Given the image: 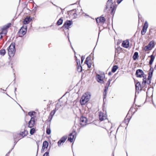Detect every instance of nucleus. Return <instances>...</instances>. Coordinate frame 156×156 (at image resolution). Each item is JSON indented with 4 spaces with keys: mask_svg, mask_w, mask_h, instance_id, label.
<instances>
[{
    "mask_svg": "<svg viewBox=\"0 0 156 156\" xmlns=\"http://www.w3.org/2000/svg\"><path fill=\"white\" fill-rule=\"evenodd\" d=\"M90 96V94L89 92H87L84 94L80 100L81 104L82 105L85 104L89 100Z\"/></svg>",
    "mask_w": 156,
    "mask_h": 156,
    "instance_id": "f257e3e1",
    "label": "nucleus"
},
{
    "mask_svg": "<svg viewBox=\"0 0 156 156\" xmlns=\"http://www.w3.org/2000/svg\"><path fill=\"white\" fill-rule=\"evenodd\" d=\"M106 9L109 11L112 14L114 13L113 12L115 9V7L112 0H108L107 2Z\"/></svg>",
    "mask_w": 156,
    "mask_h": 156,
    "instance_id": "f03ea898",
    "label": "nucleus"
},
{
    "mask_svg": "<svg viewBox=\"0 0 156 156\" xmlns=\"http://www.w3.org/2000/svg\"><path fill=\"white\" fill-rule=\"evenodd\" d=\"M15 52V45L14 44H11L9 47L8 50V54L10 57H13Z\"/></svg>",
    "mask_w": 156,
    "mask_h": 156,
    "instance_id": "7ed1b4c3",
    "label": "nucleus"
},
{
    "mask_svg": "<svg viewBox=\"0 0 156 156\" xmlns=\"http://www.w3.org/2000/svg\"><path fill=\"white\" fill-rule=\"evenodd\" d=\"M154 42L153 41H151L149 42L147 45L144 47V50L146 51L151 50L154 48Z\"/></svg>",
    "mask_w": 156,
    "mask_h": 156,
    "instance_id": "20e7f679",
    "label": "nucleus"
},
{
    "mask_svg": "<svg viewBox=\"0 0 156 156\" xmlns=\"http://www.w3.org/2000/svg\"><path fill=\"white\" fill-rule=\"evenodd\" d=\"M87 120L86 118L82 116L80 118V124L82 126H84L87 124Z\"/></svg>",
    "mask_w": 156,
    "mask_h": 156,
    "instance_id": "39448f33",
    "label": "nucleus"
},
{
    "mask_svg": "<svg viewBox=\"0 0 156 156\" xmlns=\"http://www.w3.org/2000/svg\"><path fill=\"white\" fill-rule=\"evenodd\" d=\"M26 32L27 27H21L19 32V36L22 37L26 34Z\"/></svg>",
    "mask_w": 156,
    "mask_h": 156,
    "instance_id": "423d86ee",
    "label": "nucleus"
},
{
    "mask_svg": "<svg viewBox=\"0 0 156 156\" xmlns=\"http://www.w3.org/2000/svg\"><path fill=\"white\" fill-rule=\"evenodd\" d=\"M136 74L137 77L141 78L143 77L144 78L146 76L144 74L143 71L141 69H138L136 72Z\"/></svg>",
    "mask_w": 156,
    "mask_h": 156,
    "instance_id": "0eeeda50",
    "label": "nucleus"
},
{
    "mask_svg": "<svg viewBox=\"0 0 156 156\" xmlns=\"http://www.w3.org/2000/svg\"><path fill=\"white\" fill-rule=\"evenodd\" d=\"M151 76L150 75L148 76L147 80H146V76H145V77L143 79L142 84L144 86V85H145V84H146V83L147 84H149L151 83Z\"/></svg>",
    "mask_w": 156,
    "mask_h": 156,
    "instance_id": "6e6552de",
    "label": "nucleus"
},
{
    "mask_svg": "<svg viewBox=\"0 0 156 156\" xmlns=\"http://www.w3.org/2000/svg\"><path fill=\"white\" fill-rule=\"evenodd\" d=\"M99 119L102 121L107 119V117L106 114H104L102 112H100L99 114Z\"/></svg>",
    "mask_w": 156,
    "mask_h": 156,
    "instance_id": "1a4fd4ad",
    "label": "nucleus"
},
{
    "mask_svg": "<svg viewBox=\"0 0 156 156\" xmlns=\"http://www.w3.org/2000/svg\"><path fill=\"white\" fill-rule=\"evenodd\" d=\"M104 78V76L103 75H99L97 74L96 76V78L98 82L101 83H104L103 79Z\"/></svg>",
    "mask_w": 156,
    "mask_h": 156,
    "instance_id": "9d476101",
    "label": "nucleus"
},
{
    "mask_svg": "<svg viewBox=\"0 0 156 156\" xmlns=\"http://www.w3.org/2000/svg\"><path fill=\"white\" fill-rule=\"evenodd\" d=\"M96 21L98 23H100L101 25H102L105 21V19L104 17H100L97 18L96 19Z\"/></svg>",
    "mask_w": 156,
    "mask_h": 156,
    "instance_id": "9b49d317",
    "label": "nucleus"
},
{
    "mask_svg": "<svg viewBox=\"0 0 156 156\" xmlns=\"http://www.w3.org/2000/svg\"><path fill=\"white\" fill-rule=\"evenodd\" d=\"M148 24L147 21H146L145 23L144 26L143 27L142 30L141 31V33L142 35H144L146 33L147 29L148 27Z\"/></svg>",
    "mask_w": 156,
    "mask_h": 156,
    "instance_id": "f8f14e48",
    "label": "nucleus"
},
{
    "mask_svg": "<svg viewBox=\"0 0 156 156\" xmlns=\"http://www.w3.org/2000/svg\"><path fill=\"white\" fill-rule=\"evenodd\" d=\"M75 134L76 132L75 131L73 132L72 133H70L69 135L68 140L70 141L71 142H73Z\"/></svg>",
    "mask_w": 156,
    "mask_h": 156,
    "instance_id": "ddd939ff",
    "label": "nucleus"
},
{
    "mask_svg": "<svg viewBox=\"0 0 156 156\" xmlns=\"http://www.w3.org/2000/svg\"><path fill=\"white\" fill-rule=\"evenodd\" d=\"M73 24V22L70 20H67L64 23L63 27L68 29L69 26Z\"/></svg>",
    "mask_w": 156,
    "mask_h": 156,
    "instance_id": "4468645a",
    "label": "nucleus"
},
{
    "mask_svg": "<svg viewBox=\"0 0 156 156\" xmlns=\"http://www.w3.org/2000/svg\"><path fill=\"white\" fill-rule=\"evenodd\" d=\"M67 138V136H64L62 137L58 141V146H60L63 144Z\"/></svg>",
    "mask_w": 156,
    "mask_h": 156,
    "instance_id": "2eb2a0df",
    "label": "nucleus"
},
{
    "mask_svg": "<svg viewBox=\"0 0 156 156\" xmlns=\"http://www.w3.org/2000/svg\"><path fill=\"white\" fill-rule=\"evenodd\" d=\"M35 118L33 117H31L28 123V127L32 128L35 124Z\"/></svg>",
    "mask_w": 156,
    "mask_h": 156,
    "instance_id": "dca6fc26",
    "label": "nucleus"
},
{
    "mask_svg": "<svg viewBox=\"0 0 156 156\" xmlns=\"http://www.w3.org/2000/svg\"><path fill=\"white\" fill-rule=\"evenodd\" d=\"M48 142L46 141H44L43 144V146L41 149L42 152L44 151H45L48 147Z\"/></svg>",
    "mask_w": 156,
    "mask_h": 156,
    "instance_id": "f3484780",
    "label": "nucleus"
},
{
    "mask_svg": "<svg viewBox=\"0 0 156 156\" xmlns=\"http://www.w3.org/2000/svg\"><path fill=\"white\" fill-rule=\"evenodd\" d=\"M61 106V105H59V104H57L56 105V108H55V109L52 111L50 113V115L51 116H53L55 114V112L57 110H58V107L59 106Z\"/></svg>",
    "mask_w": 156,
    "mask_h": 156,
    "instance_id": "a211bd4d",
    "label": "nucleus"
},
{
    "mask_svg": "<svg viewBox=\"0 0 156 156\" xmlns=\"http://www.w3.org/2000/svg\"><path fill=\"white\" fill-rule=\"evenodd\" d=\"M77 65H78V66L77 67V71L79 72H81L82 71V67L80 66V61L79 60H78V62L77 60Z\"/></svg>",
    "mask_w": 156,
    "mask_h": 156,
    "instance_id": "6ab92c4d",
    "label": "nucleus"
},
{
    "mask_svg": "<svg viewBox=\"0 0 156 156\" xmlns=\"http://www.w3.org/2000/svg\"><path fill=\"white\" fill-rule=\"evenodd\" d=\"M31 20V19L30 17H27L24 19L23 23L25 24L28 23Z\"/></svg>",
    "mask_w": 156,
    "mask_h": 156,
    "instance_id": "aec40b11",
    "label": "nucleus"
},
{
    "mask_svg": "<svg viewBox=\"0 0 156 156\" xmlns=\"http://www.w3.org/2000/svg\"><path fill=\"white\" fill-rule=\"evenodd\" d=\"M151 58L150 60L149 61V64L150 65H151L154 60L155 57L153 55H151V56H150Z\"/></svg>",
    "mask_w": 156,
    "mask_h": 156,
    "instance_id": "412c9836",
    "label": "nucleus"
},
{
    "mask_svg": "<svg viewBox=\"0 0 156 156\" xmlns=\"http://www.w3.org/2000/svg\"><path fill=\"white\" fill-rule=\"evenodd\" d=\"M28 133V132L27 131L24 130L23 131L21 132L20 133V135L23 137L27 135Z\"/></svg>",
    "mask_w": 156,
    "mask_h": 156,
    "instance_id": "4be33fe9",
    "label": "nucleus"
},
{
    "mask_svg": "<svg viewBox=\"0 0 156 156\" xmlns=\"http://www.w3.org/2000/svg\"><path fill=\"white\" fill-rule=\"evenodd\" d=\"M11 24L10 23H9L5 25L2 28V29H7L9 27H11Z\"/></svg>",
    "mask_w": 156,
    "mask_h": 156,
    "instance_id": "5701e85b",
    "label": "nucleus"
},
{
    "mask_svg": "<svg viewBox=\"0 0 156 156\" xmlns=\"http://www.w3.org/2000/svg\"><path fill=\"white\" fill-rule=\"evenodd\" d=\"M6 53V51L5 49H2L0 51V55L2 56L4 55Z\"/></svg>",
    "mask_w": 156,
    "mask_h": 156,
    "instance_id": "b1692460",
    "label": "nucleus"
},
{
    "mask_svg": "<svg viewBox=\"0 0 156 156\" xmlns=\"http://www.w3.org/2000/svg\"><path fill=\"white\" fill-rule=\"evenodd\" d=\"M118 68V67L117 66H114L112 69V71L113 73H115L117 69Z\"/></svg>",
    "mask_w": 156,
    "mask_h": 156,
    "instance_id": "393cba45",
    "label": "nucleus"
},
{
    "mask_svg": "<svg viewBox=\"0 0 156 156\" xmlns=\"http://www.w3.org/2000/svg\"><path fill=\"white\" fill-rule=\"evenodd\" d=\"M140 83L138 82L136 83V90H139L140 89Z\"/></svg>",
    "mask_w": 156,
    "mask_h": 156,
    "instance_id": "a878e982",
    "label": "nucleus"
},
{
    "mask_svg": "<svg viewBox=\"0 0 156 156\" xmlns=\"http://www.w3.org/2000/svg\"><path fill=\"white\" fill-rule=\"evenodd\" d=\"M122 46L123 47L127 48V41H123L122 43Z\"/></svg>",
    "mask_w": 156,
    "mask_h": 156,
    "instance_id": "bb28decb",
    "label": "nucleus"
},
{
    "mask_svg": "<svg viewBox=\"0 0 156 156\" xmlns=\"http://www.w3.org/2000/svg\"><path fill=\"white\" fill-rule=\"evenodd\" d=\"M63 22V20L62 18H60L57 21V24L58 25H60L62 24Z\"/></svg>",
    "mask_w": 156,
    "mask_h": 156,
    "instance_id": "cd10ccee",
    "label": "nucleus"
},
{
    "mask_svg": "<svg viewBox=\"0 0 156 156\" xmlns=\"http://www.w3.org/2000/svg\"><path fill=\"white\" fill-rule=\"evenodd\" d=\"M138 55V53L137 52H135L134 53V54L133 56V58L134 60L136 59Z\"/></svg>",
    "mask_w": 156,
    "mask_h": 156,
    "instance_id": "c85d7f7f",
    "label": "nucleus"
},
{
    "mask_svg": "<svg viewBox=\"0 0 156 156\" xmlns=\"http://www.w3.org/2000/svg\"><path fill=\"white\" fill-rule=\"evenodd\" d=\"M112 80L111 79H109L107 83H106L105 86H107V87H108L110 85V82Z\"/></svg>",
    "mask_w": 156,
    "mask_h": 156,
    "instance_id": "c756f323",
    "label": "nucleus"
},
{
    "mask_svg": "<svg viewBox=\"0 0 156 156\" xmlns=\"http://www.w3.org/2000/svg\"><path fill=\"white\" fill-rule=\"evenodd\" d=\"M46 133L48 134H49L51 133V130L49 127L47 128Z\"/></svg>",
    "mask_w": 156,
    "mask_h": 156,
    "instance_id": "7c9ffc66",
    "label": "nucleus"
},
{
    "mask_svg": "<svg viewBox=\"0 0 156 156\" xmlns=\"http://www.w3.org/2000/svg\"><path fill=\"white\" fill-rule=\"evenodd\" d=\"M35 131V129L34 128L31 129L30 131V133L31 135L33 134Z\"/></svg>",
    "mask_w": 156,
    "mask_h": 156,
    "instance_id": "2f4dec72",
    "label": "nucleus"
},
{
    "mask_svg": "<svg viewBox=\"0 0 156 156\" xmlns=\"http://www.w3.org/2000/svg\"><path fill=\"white\" fill-rule=\"evenodd\" d=\"M108 89V87H107V86H105V89L104 90V91L103 93V94L105 96L106 94V92L107 91Z\"/></svg>",
    "mask_w": 156,
    "mask_h": 156,
    "instance_id": "473e14b6",
    "label": "nucleus"
},
{
    "mask_svg": "<svg viewBox=\"0 0 156 156\" xmlns=\"http://www.w3.org/2000/svg\"><path fill=\"white\" fill-rule=\"evenodd\" d=\"M7 32V31L6 29H4L2 28V32L1 33L2 34H5Z\"/></svg>",
    "mask_w": 156,
    "mask_h": 156,
    "instance_id": "72a5a7b5",
    "label": "nucleus"
},
{
    "mask_svg": "<svg viewBox=\"0 0 156 156\" xmlns=\"http://www.w3.org/2000/svg\"><path fill=\"white\" fill-rule=\"evenodd\" d=\"M34 113H35V112H28V115H29L31 117L34 114Z\"/></svg>",
    "mask_w": 156,
    "mask_h": 156,
    "instance_id": "f704fd0d",
    "label": "nucleus"
},
{
    "mask_svg": "<svg viewBox=\"0 0 156 156\" xmlns=\"http://www.w3.org/2000/svg\"><path fill=\"white\" fill-rule=\"evenodd\" d=\"M90 59V58L89 57H87V58H86V59L85 60V61L84 62V63H87V62H88V61Z\"/></svg>",
    "mask_w": 156,
    "mask_h": 156,
    "instance_id": "c9c22d12",
    "label": "nucleus"
},
{
    "mask_svg": "<svg viewBox=\"0 0 156 156\" xmlns=\"http://www.w3.org/2000/svg\"><path fill=\"white\" fill-rule=\"evenodd\" d=\"M85 64H87L88 68H90L91 66V64L90 63H89L88 62L87 63H85Z\"/></svg>",
    "mask_w": 156,
    "mask_h": 156,
    "instance_id": "e433bc0d",
    "label": "nucleus"
},
{
    "mask_svg": "<svg viewBox=\"0 0 156 156\" xmlns=\"http://www.w3.org/2000/svg\"><path fill=\"white\" fill-rule=\"evenodd\" d=\"M49 154L48 152H46L44 154L43 156H48L49 155Z\"/></svg>",
    "mask_w": 156,
    "mask_h": 156,
    "instance_id": "4c0bfd02",
    "label": "nucleus"
},
{
    "mask_svg": "<svg viewBox=\"0 0 156 156\" xmlns=\"http://www.w3.org/2000/svg\"><path fill=\"white\" fill-rule=\"evenodd\" d=\"M84 57L83 56H82L81 58V63H82L83 62V60L84 59Z\"/></svg>",
    "mask_w": 156,
    "mask_h": 156,
    "instance_id": "58836bf2",
    "label": "nucleus"
},
{
    "mask_svg": "<svg viewBox=\"0 0 156 156\" xmlns=\"http://www.w3.org/2000/svg\"><path fill=\"white\" fill-rule=\"evenodd\" d=\"M53 117L52 116H51L50 115L48 117V119L49 120H51Z\"/></svg>",
    "mask_w": 156,
    "mask_h": 156,
    "instance_id": "ea45409f",
    "label": "nucleus"
},
{
    "mask_svg": "<svg viewBox=\"0 0 156 156\" xmlns=\"http://www.w3.org/2000/svg\"><path fill=\"white\" fill-rule=\"evenodd\" d=\"M122 0H117V2L118 4H119Z\"/></svg>",
    "mask_w": 156,
    "mask_h": 156,
    "instance_id": "a19ab883",
    "label": "nucleus"
},
{
    "mask_svg": "<svg viewBox=\"0 0 156 156\" xmlns=\"http://www.w3.org/2000/svg\"><path fill=\"white\" fill-rule=\"evenodd\" d=\"M2 33H1V34H0V39H1L3 36H2Z\"/></svg>",
    "mask_w": 156,
    "mask_h": 156,
    "instance_id": "79ce46f5",
    "label": "nucleus"
},
{
    "mask_svg": "<svg viewBox=\"0 0 156 156\" xmlns=\"http://www.w3.org/2000/svg\"><path fill=\"white\" fill-rule=\"evenodd\" d=\"M111 74H112V73H111V72H109V73H108V75H111Z\"/></svg>",
    "mask_w": 156,
    "mask_h": 156,
    "instance_id": "37998d69",
    "label": "nucleus"
},
{
    "mask_svg": "<svg viewBox=\"0 0 156 156\" xmlns=\"http://www.w3.org/2000/svg\"><path fill=\"white\" fill-rule=\"evenodd\" d=\"M129 44V42L127 41V47H128Z\"/></svg>",
    "mask_w": 156,
    "mask_h": 156,
    "instance_id": "c03bdc74",
    "label": "nucleus"
},
{
    "mask_svg": "<svg viewBox=\"0 0 156 156\" xmlns=\"http://www.w3.org/2000/svg\"><path fill=\"white\" fill-rule=\"evenodd\" d=\"M154 69H156V66H155V67H154Z\"/></svg>",
    "mask_w": 156,
    "mask_h": 156,
    "instance_id": "a18cd8bd",
    "label": "nucleus"
}]
</instances>
